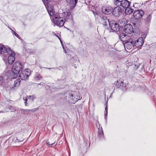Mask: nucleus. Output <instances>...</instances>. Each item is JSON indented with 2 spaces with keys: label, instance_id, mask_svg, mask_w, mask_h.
Wrapping results in <instances>:
<instances>
[{
  "label": "nucleus",
  "instance_id": "37998d69",
  "mask_svg": "<svg viewBox=\"0 0 156 156\" xmlns=\"http://www.w3.org/2000/svg\"><path fill=\"white\" fill-rule=\"evenodd\" d=\"M47 69H51V68H47Z\"/></svg>",
  "mask_w": 156,
  "mask_h": 156
},
{
  "label": "nucleus",
  "instance_id": "c85d7f7f",
  "mask_svg": "<svg viewBox=\"0 0 156 156\" xmlns=\"http://www.w3.org/2000/svg\"><path fill=\"white\" fill-rule=\"evenodd\" d=\"M23 101H24V103L25 106L27 105V101L28 99L26 97H24L23 98Z\"/></svg>",
  "mask_w": 156,
  "mask_h": 156
},
{
  "label": "nucleus",
  "instance_id": "cd10ccee",
  "mask_svg": "<svg viewBox=\"0 0 156 156\" xmlns=\"http://www.w3.org/2000/svg\"><path fill=\"white\" fill-rule=\"evenodd\" d=\"M128 37H123L122 39L120 40L123 42V43H125L128 41L126 39H128Z\"/></svg>",
  "mask_w": 156,
  "mask_h": 156
},
{
  "label": "nucleus",
  "instance_id": "a211bd4d",
  "mask_svg": "<svg viewBox=\"0 0 156 156\" xmlns=\"http://www.w3.org/2000/svg\"><path fill=\"white\" fill-rule=\"evenodd\" d=\"M104 137V133L102 128L99 126L98 132L97 137L99 139H103Z\"/></svg>",
  "mask_w": 156,
  "mask_h": 156
},
{
  "label": "nucleus",
  "instance_id": "f03ea898",
  "mask_svg": "<svg viewBox=\"0 0 156 156\" xmlns=\"http://www.w3.org/2000/svg\"><path fill=\"white\" fill-rule=\"evenodd\" d=\"M115 5L117 6H121L125 9L130 5V2L127 0H112Z\"/></svg>",
  "mask_w": 156,
  "mask_h": 156
},
{
  "label": "nucleus",
  "instance_id": "e433bc0d",
  "mask_svg": "<svg viewBox=\"0 0 156 156\" xmlns=\"http://www.w3.org/2000/svg\"><path fill=\"white\" fill-rule=\"evenodd\" d=\"M138 4V3H135L134 4L133 6L135 7L136 6H137V5Z\"/></svg>",
  "mask_w": 156,
  "mask_h": 156
},
{
  "label": "nucleus",
  "instance_id": "0eeeda50",
  "mask_svg": "<svg viewBox=\"0 0 156 156\" xmlns=\"http://www.w3.org/2000/svg\"><path fill=\"white\" fill-rule=\"evenodd\" d=\"M134 39H131L129 41H127L124 43V46L125 49L130 50L133 47H134L133 45Z\"/></svg>",
  "mask_w": 156,
  "mask_h": 156
},
{
  "label": "nucleus",
  "instance_id": "c03bdc74",
  "mask_svg": "<svg viewBox=\"0 0 156 156\" xmlns=\"http://www.w3.org/2000/svg\"><path fill=\"white\" fill-rule=\"evenodd\" d=\"M67 15L68 16V13L67 12Z\"/></svg>",
  "mask_w": 156,
  "mask_h": 156
},
{
  "label": "nucleus",
  "instance_id": "6ab92c4d",
  "mask_svg": "<svg viewBox=\"0 0 156 156\" xmlns=\"http://www.w3.org/2000/svg\"><path fill=\"white\" fill-rule=\"evenodd\" d=\"M100 21L105 26L107 25L108 24H109V23H110L109 20L107 19L106 16H102L100 18Z\"/></svg>",
  "mask_w": 156,
  "mask_h": 156
},
{
  "label": "nucleus",
  "instance_id": "c756f323",
  "mask_svg": "<svg viewBox=\"0 0 156 156\" xmlns=\"http://www.w3.org/2000/svg\"><path fill=\"white\" fill-rule=\"evenodd\" d=\"M55 142H54L53 143H51L49 142V141L48 140H47L46 141V144H48V145L52 146V145H53L55 144Z\"/></svg>",
  "mask_w": 156,
  "mask_h": 156
},
{
  "label": "nucleus",
  "instance_id": "20e7f679",
  "mask_svg": "<svg viewBox=\"0 0 156 156\" xmlns=\"http://www.w3.org/2000/svg\"><path fill=\"white\" fill-rule=\"evenodd\" d=\"M22 66L21 63L19 62H16L13 64L12 67V71L15 74H17L20 73L22 70Z\"/></svg>",
  "mask_w": 156,
  "mask_h": 156
},
{
  "label": "nucleus",
  "instance_id": "4be33fe9",
  "mask_svg": "<svg viewBox=\"0 0 156 156\" xmlns=\"http://www.w3.org/2000/svg\"><path fill=\"white\" fill-rule=\"evenodd\" d=\"M21 80H16L14 82V85L13 87L14 88H15V87L19 86L20 84Z\"/></svg>",
  "mask_w": 156,
  "mask_h": 156
},
{
  "label": "nucleus",
  "instance_id": "393cba45",
  "mask_svg": "<svg viewBox=\"0 0 156 156\" xmlns=\"http://www.w3.org/2000/svg\"><path fill=\"white\" fill-rule=\"evenodd\" d=\"M151 14V13H149V14H148L147 15V17L146 19L147 21L148 22L150 21L151 20L152 16Z\"/></svg>",
  "mask_w": 156,
  "mask_h": 156
},
{
  "label": "nucleus",
  "instance_id": "c9c22d12",
  "mask_svg": "<svg viewBox=\"0 0 156 156\" xmlns=\"http://www.w3.org/2000/svg\"><path fill=\"white\" fill-rule=\"evenodd\" d=\"M62 48H63V49L64 50V52L65 53H67V52L66 51V50L65 48V47H64V46H63V47H62Z\"/></svg>",
  "mask_w": 156,
  "mask_h": 156
},
{
  "label": "nucleus",
  "instance_id": "4c0bfd02",
  "mask_svg": "<svg viewBox=\"0 0 156 156\" xmlns=\"http://www.w3.org/2000/svg\"><path fill=\"white\" fill-rule=\"evenodd\" d=\"M59 40H60V42H61V43L62 46L63 47V46H64V45H63V43H62V41L61 40V39H60V38H59Z\"/></svg>",
  "mask_w": 156,
  "mask_h": 156
},
{
  "label": "nucleus",
  "instance_id": "a18cd8bd",
  "mask_svg": "<svg viewBox=\"0 0 156 156\" xmlns=\"http://www.w3.org/2000/svg\"><path fill=\"white\" fill-rule=\"evenodd\" d=\"M41 83H40V84H41Z\"/></svg>",
  "mask_w": 156,
  "mask_h": 156
},
{
  "label": "nucleus",
  "instance_id": "aec40b11",
  "mask_svg": "<svg viewBox=\"0 0 156 156\" xmlns=\"http://www.w3.org/2000/svg\"><path fill=\"white\" fill-rule=\"evenodd\" d=\"M14 73L13 71H9L7 72H5L3 73V74H4L5 77L6 78L7 80L8 79H10L12 78V74Z\"/></svg>",
  "mask_w": 156,
  "mask_h": 156
},
{
  "label": "nucleus",
  "instance_id": "72a5a7b5",
  "mask_svg": "<svg viewBox=\"0 0 156 156\" xmlns=\"http://www.w3.org/2000/svg\"><path fill=\"white\" fill-rule=\"evenodd\" d=\"M48 0H44L43 2H44V5H45V6L47 5L46 4H47V5L48 4H49L48 3Z\"/></svg>",
  "mask_w": 156,
  "mask_h": 156
},
{
  "label": "nucleus",
  "instance_id": "f257e3e1",
  "mask_svg": "<svg viewBox=\"0 0 156 156\" xmlns=\"http://www.w3.org/2000/svg\"><path fill=\"white\" fill-rule=\"evenodd\" d=\"M69 103L75 104L76 101L82 99V97H79V98H77L78 97L79 93L77 91H69Z\"/></svg>",
  "mask_w": 156,
  "mask_h": 156
},
{
  "label": "nucleus",
  "instance_id": "bb28decb",
  "mask_svg": "<svg viewBox=\"0 0 156 156\" xmlns=\"http://www.w3.org/2000/svg\"><path fill=\"white\" fill-rule=\"evenodd\" d=\"M42 78V76L40 74H37L36 75L35 79L37 80H39Z\"/></svg>",
  "mask_w": 156,
  "mask_h": 156
},
{
  "label": "nucleus",
  "instance_id": "423d86ee",
  "mask_svg": "<svg viewBox=\"0 0 156 156\" xmlns=\"http://www.w3.org/2000/svg\"><path fill=\"white\" fill-rule=\"evenodd\" d=\"M109 25L112 32H117L119 30V25L115 21H110Z\"/></svg>",
  "mask_w": 156,
  "mask_h": 156
},
{
  "label": "nucleus",
  "instance_id": "f8f14e48",
  "mask_svg": "<svg viewBox=\"0 0 156 156\" xmlns=\"http://www.w3.org/2000/svg\"><path fill=\"white\" fill-rule=\"evenodd\" d=\"M113 8L110 6L103 7L102 11L103 13L106 15H109L112 12Z\"/></svg>",
  "mask_w": 156,
  "mask_h": 156
},
{
  "label": "nucleus",
  "instance_id": "ddd939ff",
  "mask_svg": "<svg viewBox=\"0 0 156 156\" xmlns=\"http://www.w3.org/2000/svg\"><path fill=\"white\" fill-rule=\"evenodd\" d=\"M123 30L125 33L127 34H130L133 31V27L131 24H127L124 26Z\"/></svg>",
  "mask_w": 156,
  "mask_h": 156
},
{
  "label": "nucleus",
  "instance_id": "1a4fd4ad",
  "mask_svg": "<svg viewBox=\"0 0 156 156\" xmlns=\"http://www.w3.org/2000/svg\"><path fill=\"white\" fill-rule=\"evenodd\" d=\"M120 6H117L113 9L112 13L115 16H119L121 15L122 12V10Z\"/></svg>",
  "mask_w": 156,
  "mask_h": 156
},
{
  "label": "nucleus",
  "instance_id": "f704fd0d",
  "mask_svg": "<svg viewBox=\"0 0 156 156\" xmlns=\"http://www.w3.org/2000/svg\"><path fill=\"white\" fill-rule=\"evenodd\" d=\"M139 66H140V65L139 64H138L137 65H135V67H134V68L135 69H138V68Z\"/></svg>",
  "mask_w": 156,
  "mask_h": 156
},
{
  "label": "nucleus",
  "instance_id": "2f4dec72",
  "mask_svg": "<svg viewBox=\"0 0 156 156\" xmlns=\"http://www.w3.org/2000/svg\"><path fill=\"white\" fill-rule=\"evenodd\" d=\"M13 34H14L17 37H19V35L18 34H17L16 33L15 31H13L12 32Z\"/></svg>",
  "mask_w": 156,
  "mask_h": 156
},
{
  "label": "nucleus",
  "instance_id": "ea45409f",
  "mask_svg": "<svg viewBox=\"0 0 156 156\" xmlns=\"http://www.w3.org/2000/svg\"><path fill=\"white\" fill-rule=\"evenodd\" d=\"M55 36L59 39V38H60L58 36V35H57L56 34H55Z\"/></svg>",
  "mask_w": 156,
  "mask_h": 156
},
{
  "label": "nucleus",
  "instance_id": "f3484780",
  "mask_svg": "<svg viewBox=\"0 0 156 156\" xmlns=\"http://www.w3.org/2000/svg\"><path fill=\"white\" fill-rule=\"evenodd\" d=\"M78 0H70L69 2V6L71 10H73L77 3Z\"/></svg>",
  "mask_w": 156,
  "mask_h": 156
},
{
  "label": "nucleus",
  "instance_id": "39448f33",
  "mask_svg": "<svg viewBox=\"0 0 156 156\" xmlns=\"http://www.w3.org/2000/svg\"><path fill=\"white\" fill-rule=\"evenodd\" d=\"M30 74V70L28 69H26L25 70L22 71L21 73H19V77L22 80H23L27 79Z\"/></svg>",
  "mask_w": 156,
  "mask_h": 156
},
{
  "label": "nucleus",
  "instance_id": "5701e85b",
  "mask_svg": "<svg viewBox=\"0 0 156 156\" xmlns=\"http://www.w3.org/2000/svg\"><path fill=\"white\" fill-rule=\"evenodd\" d=\"M20 111L21 113L23 114H28L30 111H33L32 110L24 109H20Z\"/></svg>",
  "mask_w": 156,
  "mask_h": 156
},
{
  "label": "nucleus",
  "instance_id": "a19ab883",
  "mask_svg": "<svg viewBox=\"0 0 156 156\" xmlns=\"http://www.w3.org/2000/svg\"><path fill=\"white\" fill-rule=\"evenodd\" d=\"M69 16H70V13L69 12Z\"/></svg>",
  "mask_w": 156,
  "mask_h": 156
},
{
  "label": "nucleus",
  "instance_id": "412c9836",
  "mask_svg": "<svg viewBox=\"0 0 156 156\" xmlns=\"http://www.w3.org/2000/svg\"><path fill=\"white\" fill-rule=\"evenodd\" d=\"M6 78L5 77L4 74L3 73L0 75V84L2 85L5 83L7 81Z\"/></svg>",
  "mask_w": 156,
  "mask_h": 156
},
{
  "label": "nucleus",
  "instance_id": "79ce46f5",
  "mask_svg": "<svg viewBox=\"0 0 156 156\" xmlns=\"http://www.w3.org/2000/svg\"><path fill=\"white\" fill-rule=\"evenodd\" d=\"M98 124H99V126H100V124H99V122H98Z\"/></svg>",
  "mask_w": 156,
  "mask_h": 156
},
{
  "label": "nucleus",
  "instance_id": "b1692460",
  "mask_svg": "<svg viewBox=\"0 0 156 156\" xmlns=\"http://www.w3.org/2000/svg\"><path fill=\"white\" fill-rule=\"evenodd\" d=\"M126 13L128 14H130L133 11V9L129 7L125 8Z\"/></svg>",
  "mask_w": 156,
  "mask_h": 156
},
{
  "label": "nucleus",
  "instance_id": "473e14b6",
  "mask_svg": "<svg viewBox=\"0 0 156 156\" xmlns=\"http://www.w3.org/2000/svg\"><path fill=\"white\" fill-rule=\"evenodd\" d=\"M105 115H106V116L108 114V108L107 106H106V108H105Z\"/></svg>",
  "mask_w": 156,
  "mask_h": 156
},
{
  "label": "nucleus",
  "instance_id": "7c9ffc66",
  "mask_svg": "<svg viewBox=\"0 0 156 156\" xmlns=\"http://www.w3.org/2000/svg\"><path fill=\"white\" fill-rule=\"evenodd\" d=\"M27 97H28V98L30 99H31L32 101H33L34 100V96H27Z\"/></svg>",
  "mask_w": 156,
  "mask_h": 156
},
{
  "label": "nucleus",
  "instance_id": "58836bf2",
  "mask_svg": "<svg viewBox=\"0 0 156 156\" xmlns=\"http://www.w3.org/2000/svg\"><path fill=\"white\" fill-rule=\"evenodd\" d=\"M8 27L9 29H10V30L12 31V32H13V31H14L11 28L9 27Z\"/></svg>",
  "mask_w": 156,
  "mask_h": 156
},
{
  "label": "nucleus",
  "instance_id": "6e6552de",
  "mask_svg": "<svg viewBox=\"0 0 156 156\" xmlns=\"http://www.w3.org/2000/svg\"><path fill=\"white\" fill-rule=\"evenodd\" d=\"M144 14V11L142 10L139 9L135 10L133 13V16L136 19L141 18Z\"/></svg>",
  "mask_w": 156,
  "mask_h": 156
},
{
  "label": "nucleus",
  "instance_id": "a878e982",
  "mask_svg": "<svg viewBox=\"0 0 156 156\" xmlns=\"http://www.w3.org/2000/svg\"><path fill=\"white\" fill-rule=\"evenodd\" d=\"M119 37L120 39H121L124 37H129V36L124 33H122L120 34Z\"/></svg>",
  "mask_w": 156,
  "mask_h": 156
},
{
  "label": "nucleus",
  "instance_id": "2eb2a0df",
  "mask_svg": "<svg viewBox=\"0 0 156 156\" xmlns=\"http://www.w3.org/2000/svg\"><path fill=\"white\" fill-rule=\"evenodd\" d=\"M10 55L8 57V61L9 64H12L14 62L15 60V57L14 56L15 55V53L14 52H12L9 54Z\"/></svg>",
  "mask_w": 156,
  "mask_h": 156
},
{
  "label": "nucleus",
  "instance_id": "9b49d317",
  "mask_svg": "<svg viewBox=\"0 0 156 156\" xmlns=\"http://www.w3.org/2000/svg\"><path fill=\"white\" fill-rule=\"evenodd\" d=\"M134 42L133 45H134V47L135 46L137 48L141 47L144 43L143 38L140 37L136 41L134 39Z\"/></svg>",
  "mask_w": 156,
  "mask_h": 156
},
{
  "label": "nucleus",
  "instance_id": "4468645a",
  "mask_svg": "<svg viewBox=\"0 0 156 156\" xmlns=\"http://www.w3.org/2000/svg\"><path fill=\"white\" fill-rule=\"evenodd\" d=\"M2 52L4 53H7L9 54L11 53H12L13 51L10 48H6L3 45L0 44V53H2Z\"/></svg>",
  "mask_w": 156,
  "mask_h": 156
},
{
  "label": "nucleus",
  "instance_id": "7ed1b4c3",
  "mask_svg": "<svg viewBox=\"0 0 156 156\" xmlns=\"http://www.w3.org/2000/svg\"><path fill=\"white\" fill-rule=\"evenodd\" d=\"M65 19L62 17L54 16L53 18V22L55 24L59 27H62L65 23Z\"/></svg>",
  "mask_w": 156,
  "mask_h": 156
},
{
  "label": "nucleus",
  "instance_id": "dca6fc26",
  "mask_svg": "<svg viewBox=\"0 0 156 156\" xmlns=\"http://www.w3.org/2000/svg\"><path fill=\"white\" fill-rule=\"evenodd\" d=\"M115 85L118 87L120 88L122 90L126 89V83H124L123 81H121L120 82H119L118 81H117Z\"/></svg>",
  "mask_w": 156,
  "mask_h": 156
},
{
  "label": "nucleus",
  "instance_id": "9d476101",
  "mask_svg": "<svg viewBox=\"0 0 156 156\" xmlns=\"http://www.w3.org/2000/svg\"><path fill=\"white\" fill-rule=\"evenodd\" d=\"M45 7L50 16H53L55 14V11L52 5L50 4H48Z\"/></svg>",
  "mask_w": 156,
  "mask_h": 156
}]
</instances>
